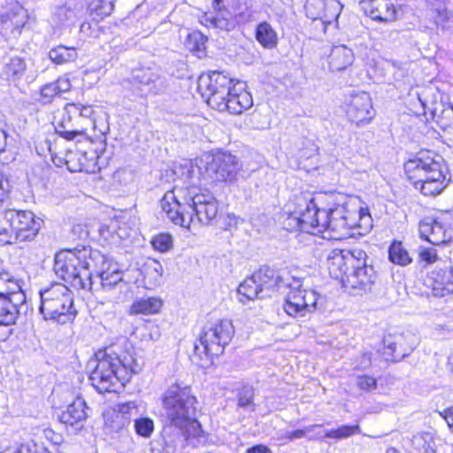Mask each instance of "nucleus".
I'll return each mask as SVG.
<instances>
[{
    "instance_id": "obj_1",
    "label": "nucleus",
    "mask_w": 453,
    "mask_h": 453,
    "mask_svg": "<svg viewBox=\"0 0 453 453\" xmlns=\"http://www.w3.org/2000/svg\"><path fill=\"white\" fill-rule=\"evenodd\" d=\"M188 169V180L182 185H174L160 201L167 218L175 225L190 229L192 224L211 225L219 213V203L214 195L203 188Z\"/></svg>"
},
{
    "instance_id": "obj_2",
    "label": "nucleus",
    "mask_w": 453,
    "mask_h": 453,
    "mask_svg": "<svg viewBox=\"0 0 453 453\" xmlns=\"http://www.w3.org/2000/svg\"><path fill=\"white\" fill-rule=\"evenodd\" d=\"M317 232L330 231V238L342 240L365 235L372 227L367 209L360 207L356 198L343 194L314 196Z\"/></svg>"
},
{
    "instance_id": "obj_3",
    "label": "nucleus",
    "mask_w": 453,
    "mask_h": 453,
    "mask_svg": "<svg viewBox=\"0 0 453 453\" xmlns=\"http://www.w3.org/2000/svg\"><path fill=\"white\" fill-rule=\"evenodd\" d=\"M196 398L188 386L175 383L164 394L163 407L166 423L162 431L165 443L175 447L189 436L199 435L201 425L196 418Z\"/></svg>"
},
{
    "instance_id": "obj_4",
    "label": "nucleus",
    "mask_w": 453,
    "mask_h": 453,
    "mask_svg": "<svg viewBox=\"0 0 453 453\" xmlns=\"http://www.w3.org/2000/svg\"><path fill=\"white\" fill-rule=\"evenodd\" d=\"M96 365L89 376L93 387L101 394L116 390L119 383L125 386L133 373L140 370V365L133 353L128 351L119 355L112 347L96 354Z\"/></svg>"
},
{
    "instance_id": "obj_5",
    "label": "nucleus",
    "mask_w": 453,
    "mask_h": 453,
    "mask_svg": "<svg viewBox=\"0 0 453 453\" xmlns=\"http://www.w3.org/2000/svg\"><path fill=\"white\" fill-rule=\"evenodd\" d=\"M408 179L425 196H436L447 186V165L443 158L431 151H422L404 164Z\"/></svg>"
},
{
    "instance_id": "obj_6",
    "label": "nucleus",
    "mask_w": 453,
    "mask_h": 453,
    "mask_svg": "<svg viewBox=\"0 0 453 453\" xmlns=\"http://www.w3.org/2000/svg\"><path fill=\"white\" fill-rule=\"evenodd\" d=\"M26 299L19 280L9 272H0V341L12 334L11 326L16 323Z\"/></svg>"
},
{
    "instance_id": "obj_7",
    "label": "nucleus",
    "mask_w": 453,
    "mask_h": 453,
    "mask_svg": "<svg viewBox=\"0 0 453 453\" xmlns=\"http://www.w3.org/2000/svg\"><path fill=\"white\" fill-rule=\"evenodd\" d=\"M39 311L45 320H55L65 324L76 315L73 293L64 284L54 283L40 291Z\"/></svg>"
},
{
    "instance_id": "obj_8",
    "label": "nucleus",
    "mask_w": 453,
    "mask_h": 453,
    "mask_svg": "<svg viewBox=\"0 0 453 453\" xmlns=\"http://www.w3.org/2000/svg\"><path fill=\"white\" fill-rule=\"evenodd\" d=\"M92 253L94 250L86 247L58 252L55 256V273L73 287L87 288L85 273H88L90 266H87L86 262L90 260Z\"/></svg>"
},
{
    "instance_id": "obj_9",
    "label": "nucleus",
    "mask_w": 453,
    "mask_h": 453,
    "mask_svg": "<svg viewBox=\"0 0 453 453\" xmlns=\"http://www.w3.org/2000/svg\"><path fill=\"white\" fill-rule=\"evenodd\" d=\"M86 265L90 266L88 273H85V276L87 288L91 292H109L123 281L124 272L119 269V265L99 250H94Z\"/></svg>"
},
{
    "instance_id": "obj_10",
    "label": "nucleus",
    "mask_w": 453,
    "mask_h": 453,
    "mask_svg": "<svg viewBox=\"0 0 453 453\" xmlns=\"http://www.w3.org/2000/svg\"><path fill=\"white\" fill-rule=\"evenodd\" d=\"M314 196L302 193L295 197V209L286 219V227L291 231L300 230L312 234H318V219L315 216Z\"/></svg>"
},
{
    "instance_id": "obj_11",
    "label": "nucleus",
    "mask_w": 453,
    "mask_h": 453,
    "mask_svg": "<svg viewBox=\"0 0 453 453\" xmlns=\"http://www.w3.org/2000/svg\"><path fill=\"white\" fill-rule=\"evenodd\" d=\"M234 335V327L228 319H221L206 325L199 336L200 344L207 356L223 353Z\"/></svg>"
},
{
    "instance_id": "obj_12",
    "label": "nucleus",
    "mask_w": 453,
    "mask_h": 453,
    "mask_svg": "<svg viewBox=\"0 0 453 453\" xmlns=\"http://www.w3.org/2000/svg\"><path fill=\"white\" fill-rule=\"evenodd\" d=\"M289 291L286 295L284 311L291 317H304L315 311L319 295L311 289L302 288L300 279L293 278L287 283Z\"/></svg>"
},
{
    "instance_id": "obj_13",
    "label": "nucleus",
    "mask_w": 453,
    "mask_h": 453,
    "mask_svg": "<svg viewBox=\"0 0 453 453\" xmlns=\"http://www.w3.org/2000/svg\"><path fill=\"white\" fill-rule=\"evenodd\" d=\"M232 82L233 80L224 73L213 71L199 77L197 88L209 106L223 107L222 100L229 96Z\"/></svg>"
},
{
    "instance_id": "obj_14",
    "label": "nucleus",
    "mask_w": 453,
    "mask_h": 453,
    "mask_svg": "<svg viewBox=\"0 0 453 453\" xmlns=\"http://www.w3.org/2000/svg\"><path fill=\"white\" fill-rule=\"evenodd\" d=\"M342 5L338 0H306L305 15L313 22H319V29L326 33L329 26L338 24Z\"/></svg>"
},
{
    "instance_id": "obj_15",
    "label": "nucleus",
    "mask_w": 453,
    "mask_h": 453,
    "mask_svg": "<svg viewBox=\"0 0 453 453\" xmlns=\"http://www.w3.org/2000/svg\"><path fill=\"white\" fill-rule=\"evenodd\" d=\"M240 169L238 159L230 153L219 152L213 156L205 167L204 180L232 181Z\"/></svg>"
},
{
    "instance_id": "obj_16",
    "label": "nucleus",
    "mask_w": 453,
    "mask_h": 453,
    "mask_svg": "<svg viewBox=\"0 0 453 453\" xmlns=\"http://www.w3.org/2000/svg\"><path fill=\"white\" fill-rule=\"evenodd\" d=\"M15 242H30L38 234L42 220L31 211L8 209Z\"/></svg>"
},
{
    "instance_id": "obj_17",
    "label": "nucleus",
    "mask_w": 453,
    "mask_h": 453,
    "mask_svg": "<svg viewBox=\"0 0 453 453\" xmlns=\"http://www.w3.org/2000/svg\"><path fill=\"white\" fill-rule=\"evenodd\" d=\"M431 92V88H423L420 92H416L423 113L426 114L429 111L432 119L441 127L450 126L453 123V106L442 100L428 98Z\"/></svg>"
},
{
    "instance_id": "obj_18",
    "label": "nucleus",
    "mask_w": 453,
    "mask_h": 453,
    "mask_svg": "<svg viewBox=\"0 0 453 453\" xmlns=\"http://www.w3.org/2000/svg\"><path fill=\"white\" fill-rule=\"evenodd\" d=\"M75 115H77L75 108L66 104L54 118L53 125L56 133L67 141L86 135L87 127L81 123Z\"/></svg>"
},
{
    "instance_id": "obj_19",
    "label": "nucleus",
    "mask_w": 453,
    "mask_h": 453,
    "mask_svg": "<svg viewBox=\"0 0 453 453\" xmlns=\"http://www.w3.org/2000/svg\"><path fill=\"white\" fill-rule=\"evenodd\" d=\"M346 113L351 122L357 126L368 123L373 117L372 100L366 92H358L350 96Z\"/></svg>"
},
{
    "instance_id": "obj_20",
    "label": "nucleus",
    "mask_w": 453,
    "mask_h": 453,
    "mask_svg": "<svg viewBox=\"0 0 453 453\" xmlns=\"http://www.w3.org/2000/svg\"><path fill=\"white\" fill-rule=\"evenodd\" d=\"M420 237L433 245H441L449 242L451 231L445 223L439 219L426 218L419 223Z\"/></svg>"
},
{
    "instance_id": "obj_21",
    "label": "nucleus",
    "mask_w": 453,
    "mask_h": 453,
    "mask_svg": "<svg viewBox=\"0 0 453 453\" xmlns=\"http://www.w3.org/2000/svg\"><path fill=\"white\" fill-rule=\"evenodd\" d=\"M131 81L134 85L139 86L142 91L152 94H159L166 87L165 79L150 68L134 70Z\"/></svg>"
},
{
    "instance_id": "obj_22",
    "label": "nucleus",
    "mask_w": 453,
    "mask_h": 453,
    "mask_svg": "<svg viewBox=\"0 0 453 453\" xmlns=\"http://www.w3.org/2000/svg\"><path fill=\"white\" fill-rule=\"evenodd\" d=\"M87 409L88 407L84 399L77 397L62 411L59 415V420L61 423L73 428L75 431H80L84 427L88 416Z\"/></svg>"
},
{
    "instance_id": "obj_23",
    "label": "nucleus",
    "mask_w": 453,
    "mask_h": 453,
    "mask_svg": "<svg viewBox=\"0 0 453 453\" xmlns=\"http://www.w3.org/2000/svg\"><path fill=\"white\" fill-rule=\"evenodd\" d=\"M374 279V271L372 266L357 265V267H352L348 273L342 286L359 292H366L371 289Z\"/></svg>"
},
{
    "instance_id": "obj_24",
    "label": "nucleus",
    "mask_w": 453,
    "mask_h": 453,
    "mask_svg": "<svg viewBox=\"0 0 453 453\" xmlns=\"http://www.w3.org/2000/svg\"><path fill=\"white\" fill-rule=\"evenodd\" d=\"M361 7L372 19L385 22L395 20L401 11V8H397L393 0L365 2Z\"/></svg>"
},
{
    "instance_id": "obj_25",
    "label": "nucleus",
    "mask_w": 453,
    "mask_h": 453,
    "mask_svg": "<svg viewBox=\"0 0 453 453\" xmlns=\"http://www.w3.org/2000/svg\"><path fill=\"white\" fill-rule=\"evenodd\" d=\"M354 259L344 250H333L327 255V268L332 278L338 280L343 285L345 278L351 267L349 263Z\"/></svg>"
},
{
    "instance_id": "obj_26",
    "label": "nucleus",
    "mask_w": 453,
    "mask_h": 453,
    "mask_svg": "<svg viewBox=\"0 0 453 453\" xmlns=\"http://www.w3.org/2000/svg\"><path fill=\"white\" fill-rule=\"evenodd\" d=\"M0 19L5 29L19 32L27 22V11L19 3L12 2L0 13Z\"/></svg>"
},
{
    "instance_id": "obj_27",
    "label": "nucleus",
    "mask_w": 453,
    "mask_h": 453,
    "mask_svg": "<svg viewBox=\"0 0 453 453\" xmlns=\"http://www.w3.org/2000/svg\"><path fill=\"white\" fill-rule=\"evenodd\" d=\"M255 279L259 280V288L261 293L265 294V297L270 296L273 291H279L282 288H286L287 283L289 281L284 279L279 273L269 267L261 268L255 273Z\"/></svg>"
},
{
    "instance_id": "obj_28",
    "label": "nucleus",
    "mask_w": 453,
    "mask_h": 453,
    "mask_svg": "<svg viewBox=\"0 0 453 453\" xmlns=\"http://www.w3.org/2000/svg\"><path fill=\"white\" fill-rule=\"evenodd\" d=\"M431 279L432 293L434 296L443 297L453 293V267L435 269Z\"/></svg>"
},
{
    "instance_id": "obj_29",
    "label": "nucleus",
    "mask_w": 453,
    "mask_h": 453,
    "mask_svg": "<svg viewBox=\"0 0 453 453\" xmlns=\"http://www.w3.org/2000/svg\"><path fill=\"white\" fill-rule=\"evenodd\" d=\"M27 70V65L22 58H4L0 66V77L13 82L20 81Z\"/></svg>"
},
{
    "instance_id": "obj_30",
    "label": "nucleus",
    "mask_w": 453,
    "mask_h": 453,
    "mask_svg": "<svg viewBox=\"0 0 453 453\" xmlns=\"http://www.w3.org/2000/svg\"><path fill=\"white\" fill-rule=\"evenodd\" d=\"M354 54L352 50L345 45L334 46L329 55V68L333 72L345 70L352 65Z\"/></svg>"
},
{
    "instance_id": "obj_31",
    "label": "nucleus",
    "mask_w": 453,
    "mask_h": 453,
    "mask_svg": "<svg viewBox=\"0 0 453 453\" xmlns=\"http://www.w3.org/2000/svg\"><path fill=\"white\" fill-rule=\"evenodd\" d=\"M255 38L265 49L272 50L278 44V34L267 21L257 24L255 30Z\"/></svg>"
},
{
    "instance_id": "obj_32",
    "label": "nucleus",
    "mask_w": 453,
    "mask_h": 453,
    "mask_svg": "<svg viewBox=\"0 0 453 453\" xmlns=\"http://www.w3.org/2000/svg\"><path fill=\"white\" fill-rule=\"evenodd\" d=\"M238 295L239 300L242 303L254 299H263L265 297V294L262 295L261 293L259 280L255 279V273L239 285Z\"/></svg>"
},
{
    "instance_id": "obj_33",
    "label": "nucleus",
    "mask_w": 453,
    "mask_h": 453,
    "mask_svg": "<svg viewBox=\"0 0 453 453\" xmlns=\"http://www.w3.org/2000/svg\"><path fill=\"white\" fill-rule=\"evenodd\" d=\"M434 450H435V441L431 434H417L411 438L410 453H432Z\"/></svg>"
},
{
    "instance_id": "obj_34",
    "label": "nucleus",
    "mask_w": 453,
    "mask_h": 453,
    "mask_svg": "<svg viewBox=\"0 0 453 453\" xmlns=\"http://www.w3.org/2000/svg\"><path fill=\"white\" fill-rule=\"evenodd\" d=\"M162 307V301L157 297L141 298L130 307V314L150 315L157 313Z\"/></svg>"
},
{
    "instance_id": "obj_35",
    "label": "nucleus",
    "mask_w": 453,
    "mask_h": 453,
    "mask_svg": "<svg viewBox=\"0 0 453 453\" xmlns=\"http://www.w3.org/2000/svg\"><path fill=\"white\" fill-rule=\"evenodd\" d=\"M221 2L222 0H214L212 3L213 9L217 11L214 20L216 28L230 31L235 27L234 17L228 10L220 7Z\"/></svg>"
},
{
    "instance_id": "obj_36",
    "label": "nucleus",
    "mask_w": 453,
    "mask_h": 453,
    "mask_svg": "<svg viewBox=\"0 0 453 453\" xmlns=\"http://www.w3.org/2000/svg\"><path fill=\"white\" fill-rule=\"evenodd\" d=\"M119 415L122 416L123 419L127 421L129 425L131 420L139 418L142 415L141 410L143 409V406L141 402L137 401H130L125 403H119L114 408Z\"/></svg>"
},
{
    "instance_id": "obj_37",
    "label": "nucleus",
    "mask_w": 453,
    "mask_h": 453,
    "mask_svg": "<svg viewBox=\"0 0 453 453\" xmlns=\"http://www.w3.org/2000/svg\"><path fill=\"white\" fill-rule=\"evenodd\" d=\"M77 57V50L73 47L68 48L64 45H58L49 51V58L57 65L74 61Z\"/></svg>"
},
{
    "instance_id": "obj_38",
    "label": "nucleus",
    "mask_w": 453,
    "mask_h": 453,
    "mask_svg": "<svg viewBox=\"0 0 453 453\" xmlns=\"http://www.w3.org/2000/svg\"><path fill=\"white\" fill-rule=\"evenodd\" d=\"M15 242L8 209L0 211V246Z\"/></svg>"
},
{
    "instance_id": "obj_39",
    "label": "nucleus",
    "mask_w": 453,
    "mask_h": 453,
    "mask_svg": "<svg viewBox=\"0 0 453 453\" xmlns=\"http://www.w3.org/2000/svg\"><path fill=\"white\" fill-rule=\"evenodd\" d=\"M207 37L199 31L188 34L186 40L187 48L194 54L201 58L206 50Z\"/></svg>"
},
{
    "instance_id": "obj_40",
    "label": "nucleus",
    "mask_w": 453,
    "mask_h": 453,
    "mask_svg": "<svg viewBox=\"0 0 453 453\" xmlns=\"http://www.w3.org/2000/svg\"><path fill=\"white\" fill-rule=\"evenodd\" d=\"M388 258L393 264L402 266L407 265L411 262V258L402 242L396 241L388 249Z\"/></svg>"
},
{
    "instance_id": "obj_41",
    "label": "nucleus",
    "mask_w": 453,
    "mask_h": 453,
    "mask_svg": "<svg viewBox=\"0 0 453 453\" xmlns=\"http://www.w3.org/2000/svg\"><path fill=\"white\" fill-rule=\"evenodd\" d=\"M66 165L68 170L73 173L91 171L87 155L81 151L70 153L67 156Z\"/></svg>"
},
{
    "instance_id": "obj_42",
    "label": "nucleus",
    "mask_w": 453,
    "mask_h": 453,
    "mask_svg": "<svg viewBox=\"0 0 453 453\" xmlns=\"http://www.w3.org/2000/svg\"><path fill=\"white\" fill-rule=\"evenodd\" d=\"M128 426V424L118 411L113 409L111 412L104 414V427L110 433H120Z\"/></svg>"
},
{
    "instance_id": "obj_43",
    "label": "nucleus",
    "mask_w": 453,
    "mask_h": 453,
    "mask_svg": "<svg viewBox=\"0 0 453 453\" xmlns=\"http://www.w3.org/2000/svg\"><path fill=\"white\" fill-rule=\"evenodd\" d=\"M359 425L348 426L343 425L335 429L326 430L325 437L335 440H342L350 437L355 434H360Z\"/></svg>"
},
{
    "instance_id": "obj_44",
    "label": "nucleus",
    "mask_w": 453,
    "mask_h": 453,
    "mask_svg": "<svg viewBox=\"0 0 453 453\" xmlns=\"http://www.w3.org/2000/svg\"><path fill=\"white\" fill-rule=\"evenodd\" d=\"M91 15H95V19H104L109 16L113 10V4L111 0H92L89 4Z\"/></svg>"
},
{
    "instance_id": "obj_45",
    "label": "nucleus",
    "mask_w": 453,
    "mask_h": 453,
    "mask_svg": "<svg viewBox=\"0 0 453 453\" xmlns=\"http://www.w3.org/2000/svg\"><path fill=\"white\" fill-rule=\"evenodd\" d=\"M238 101L239 100L236 96V88H233L229 96H225V98L222 100L221 104L223 107H213V109H216L219 111H227L232 114H241L242 108L240 107Z\"/></svg>"
},
{
    "instance_id": "obj_46",
    "label": "nucleus",
    "mask_w": 453,
    "mask_h": 453,
    "mask_svg": "<svg viewBox=\"0 0 453 453\" xmlns=\"http://www.w3.org/2000/svg\"><path fill=\"white\" fill-rule=\"evenodd\" d=\"M152 247L159 252H167L173 247V241L171 234L161 233L155 236L150 241Z\"/></svg>"
},
{
    "instance_id": "obj_47",
    "label": "nucleus",
    "mask_w": 453,
    "mask_h": 453,
    "mask_svg": "<svg viewBox=\"0 0 453 453\" xmlns=\"http://www.w3.org/2000/svg\"><path fill=\"white\" fill-rule=\"evenodd\" d=\"M69 106L75 108L77 111L76 119L80 120L81 123H83L85 127H89L94 125V121L91 119V117L94 113V110L91 105H82L80 104H67Z\"/></svg>"
},
{
    "instance_id": "obj_48",
    "label": "nucleus",
    "mask_w": 453,
    "mask_h": 453,
    "mask_svg": "<svg viewBox=\"0 0 453 453\" xmlns=\"http://www.w3.org/2000/svg\"><path fill=\"white\" fill-rule=\"evenodd\" d=\"M58 93L53 82L47 83L40 88V92L36 100L42 104H48L58 96Z\"/></svg>"
},
{
    "instance_id": "obj_49",
    "label": "nucleus",
    "mask_w": 453,
    "mask_h": 453,
    "mask_svg": "<svg viewBox=\"0 0 453 453\" xmlns=\"http://www.w3.org/2000/svg\"><path fill=\"white\" fill-rule=\"evenodd\" d=\"M134 429L137 434L150 437L154 430V422L150 418H137L134 420Z\"/></svg>"
},
{
    "instance_id": "obj_50",
    "label": "nucleus",
    "mask_w": 453,
    "mask_h": 453,
    "mask_svg": "<svg viewBox=\"0 0 453 453\" xmlns=\"http://www.w3.org/2000/svg\"><path fill=\"white\" fill-rule=\"evenodd\" d=\"M434 22L441 30H449L453 27L452 15L447 11H439L434 18Z\"/></svg>"
},
{
    "instance_id": "obj_51",
    "label": "nucleus",
    "mask_w": 453,
    "mask_h": 453,
    "mask_svg": "<svg viewBox=\"0 0 453 453\" xmlns=\"http://www.w3.org/2000/svg\"><path fill=\"white\" fill-rule=\"evenodd\" d=\"M320 426H322V425L315 424V425H311V426H305L303 429H298L296 431H287L284 434V437L289 441L302 439V438H304L306 436V434L308 433H311L314 428L320 427Z\"/></svg>"
},
{
    "instance_id": "obj_52",
    "label": "nucleus",
    "mask_w": 453,
    "mask_h": 453,
    "mask_svg": "<svg viewBox=\"0 0 453 453\" xmlns=\"http://www.w3.org/2000/svg\"><path fill=\"white\" fill-rule=\"evenodd\" d=\"M345 253H348L351 256V257L354 259L352 263H349L350 267H357L358 266H365L366 265V253L360 250V249H355L353 250H344Z\"/></svg>"
},
{
    "instance_id": "obj_53",
    "label": "nucleus",
    "mask_w": 453,
    "mask_h": 453,
    "mask_svg": "<svg viewBox=\"0 0 453 453\" xmlns=\"http://www.w3.org/2000/svg\"><path fill=\"white\" fill-rule=\"evenodd\" d=\"M234 21L236 24H247L255 20V13L254 12L249 8L245 7L242 11L236 12L234 15Z\"/></svg>"
},
{
    "instance_id": "obj_54",
    "label": "nucleus",
    "mask_w": 453,
    "mask_h": 453,
    "mask_svg": "<svg viewBox=\"0 0 453 453\" xmlns=\"http://www.w3.org/2000/svg\"><path fill=\"white\" fill-rule=\"evenodd\" d=\"M384 346L386 349V354L392 355L394 358L399 359L406 356V354L400 349H398L397 342L391 341L390 338H385Z\"/></svg>"
},
{
    "instance_id": "obj_55",
    "label": "nucleus",
    "mask_w": 453,
    "mask_h": 453,
    "mask_svg": "<svg viewBox=\"0 0 453 453\" xmlns=\"http://www.w3.org/2000/svg\"><path fill=\"white\" fill-rule=\"evenodd\" d=\"M236 96L239 100V105L242 108V113L244 111L250 109L253 105L252 96L250 93H249L248 91L244 89H241L240 91H238V89L236 88Z\"/></svg>"
},
{
    "instance_id": "obj_56",
    "label": "nucleus",
    "mask_w": 453,
    "mask_h": 453,
    "mask_svg": "<svg viewBox=\"0 0 453 453\" xmlns=\"http://www.w3.org/2000/svg\"><path fill=\"white\" fill-rule=\"evenodd\" d=\"M357 386L365 391H371L377 388V381L373 377L364 375L357 378Z\"/></svg>"
},
{
    "instance_id": "obj_57",
    "label": "nucleus",
    "mask_w": 453,
    "mask_h": 453,
    "mask_svg": "<svg viewBox=\"0 0 453 453\" xmlns=\"http://www.w3.org/2000/svg\"><path fill=\"white\" fill-rule=\"evenodd\" d=\"M45 449L34 441L21 444L14 453H44Z\"/></svg>"
},
{
    "instance_id": "obj_58",
    "label": "nucleus",
    "mask_w": 453,
    "mask_h": 453,
    "mask_svg": "<svg viewBox=\"0 0 453 453\" xmlns=\"http://www.w3.org/2000/svg\"><path fill=\"white\" fill-rule=\"evenodd\" d=\"M116 227H117V223L111 222V225L108 226H102L100 228V234L103 236H104L105 238L113 237V234H116V235L119 238L123 239L125 237V235L122 234L120 230L117 231Z\"/></svg>"
},
{
    "instance_id": "obj_59",
    "label": "nucleus",
    "mask_w": 453,
    "mask_h": 453,
    "mask_svg": "<svg viewBox=\"0 0 453 453\" xmlns=\"http://www.w3.org/2000/svg\"><path fill=\"white\" fill-rule=\"evenodd\" d=\"M253 399V394L250 389H243L238 395V406L247 407L250 405Z\"/></svg>"
},
{
    "instance_id": "obj_60",
    "label": "nucleus",
    "mask_w": 453,
    "mask_h": 453,
    "mask_svg": "<svg viewBox=\"0 0 453 453\" xmlns=\"http://www.w3.org/2000/svg\"><path fill=\"white\" fill-rule=\"evenodd\" d=\"M53 83H54L59 96L63 93L69 91L71 88L70 80L66 77L58 78Z\"/></svg>"
},
{
    "instance_id": "obj_61",
    "label": "nucleus",
    "mask_w": 453,
    "mask_h": 453,
    "mask_svg": "<svg viewBox=\"0 0 453 453\" xmlns=\"http://www.w3.org/2000/svg\"><path fill=\"white\" fill-rule=\"evenodd\" d=\"M372 365V354L370 352H365L360 357L357 364L355 365L354 368L357 370H365Z\"/></svg>"
},
{
    "instance_id": "obj_62",
    "label": "nucleus",
    "mask_w": 453,
    "mask_h": 453,
    "mask_svg": "<svg viewBox=\"0 0 453 453\" xmlns=\"http://www.w3.org/2000/svg\"><path fill=\"white\" fill-rule=\"evenodd\" d=\"M42 435L47 440L51 441L53 444H59L62 441L61 435L56 434L52 429L50 428H45L42 430Z\"/></svg>"
},
{
    "instance_id": "obj_63",
    "label": "nucleus",
    "mask_w": 453,
    "mask_h": 453,
    "mask_svg": "<svg viewBox=\"0 0 453 453\" xmlns=\"http://www.w3.org/2000/svg\"><path fill=\"white\" fill-rule=\"evenodd\" d=\"M318 151V147L311 141L307 142V148L301 150V157L310 158Z\"/></svg>"
},
{
    "instance_id": "obj_64",
    "label": "nucleus",
    "mask_w": 453,
    "mask_h": 453,
    "mask_svg": "<svg viewBox=\"0 0 453 453\" xmlns=\"http://www.w3.org/2000/svg\"><path fill=\"white\" fill-rule=\"evenodd\" d=\"M246 453H273L271 449L263 444L255 445L251 448H249L246 450Z\"/></svg>"
}]
</instances>
